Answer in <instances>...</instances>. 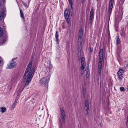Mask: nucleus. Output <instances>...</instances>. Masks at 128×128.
<instances>
[{"label": "nucleus", "mask_w": 128, "mask_h": 128, "mask_svg": "<svg viewBox=\"0 0 128 128\" xmlns=\"http://www.w3.org/2000/svg\"><path fill=\"white\" fill-rule=\"evenodd\" d=\"M103 55V49L100 50L99 52V62H102Z\"/></svg>", "instance_id": "1a4fd4ad"}, {"label": "nucleus", "mask_w": 128, "mask_h": 128, "mask_svg": "<svg viewBox=\"0 0 128 128\" xmlns=\"http://www.w3.org/2000/svg\"><path fill=\"white\" fill-rule=\"evenodd\" d=\"M3 34V31L2 28L0 27V36H2Z\"/></svg>", "instance_id": "412c9836"}, {"label": "nucleus", "mask_w": 128, "mask_h": 128, "mask_svg": "<svg viewBox=\"0 0 128 128\" xmlns=\"http://www.w3.org/2000/svg\"><path fill=\"white\" fill-rule=\"evenodd\" d=\"M126 125L128 128V122H126Z\"/></svg>", "instance_id": "c9c22d12"}, {"label": "nucleus", "mask_w": 128, "mask_h": 128, "mask_svg": "<svg viewBox=\"0 0 128 128\" xmlns=\"http://www.w3.org/2000/svg\"><path fill=\"white\" fill-rule=\"evenodd\" d=\"M22 3L23 4H24V5L26 7L27 6V4H26L24 2H22Z\"/></svg>", "instance_id": "72a5a7b5"}, {"label": "nucleus", "mask_w": 128, "mask_h": 128, "mask_svg": "<svg viewBox=\"0 0 128 128\" xmlns=\"http://www.w3.org/2000/svg\"><path fill=\"white\" fill-rule=\"evenodd\" d=\"M13 59L10 64L8 65L7 68L9 69L13 68L16 66V63L13 60Z\"/></svg>", "instance_id": "6e6552de"}, {"label": "nucleus", "mask_w": 128, "mask_h": 128, "mask_svg": "<svg viewBox=\"0 0 128 128\" xmlns=\"http://www.w3.org/2000/svg\"><path fill=\"white\" fill-rule=\"evenodd\" d=\"M24 87H24V85H22L20 86L18 92V94L20 93L22 91Z\"/></svg>", "instance_id": "dca6fc26"}, {"label": "nucleus", "mask_w": 128, "mask_h": 128, "mask_svg": "<svg viewBox=\"0 0 128 128\" xmlns=\"http://www.w3.org/2000/svg\"><path fill=\"white\" fill-rule=\"evenodd\" d=\"M102 67V62H99L98 72L99 76L100 75L101 76Z\"/></svg>", "instance_id": "9d476101"}, {"label": "nucleus", "mask_w": 128, "mask_h": 128, "mask_svg": "<svg viewBox=\"0 0 128 128\" xmlns=\"http://www.w3.org/2000/svg\"><path fill=\"white\" fill-rule=\"evenodd\" d=\"M94 18V10L92 8L91 10L90 13V16L89 18V21L88 23L90 24H91L93 22Z\"/></svg>", "instance_id": "39448f33"}, {"label": "nucleus", "mask_w": 128, "mask_h": 128, "mask_svg": "<svg viewBox=\"0 0 128 128\" xmlns=\"http://www.w3.org/2000/svg\"><path fill=\"white\" fill-rule=\"evenodd\" d=\"M83 94L84 95H85V94L86 92V89L85 88H83V90L82 91Z\"/></svg>", "instance_id": "bb28decb"}, {"label": "nucleus", "mask_w": 128, "mask_h": 128, "mask_svg": "<svg viewBox=\"0 0 128 128\" xmlns=\"http://www.w3.org/2000/svg\"><path fill=\"white\" fill-rule=\"evenodd\" d=\"M4 0H2V2H1L0 3V6L1 8H2L3 6H4Z\"/></svg>", "instance_id": "4be33fe9"}, {"label": "nucleus", "mask_w": 128, "mask_h": 128, "mask_svg": "<svg viewBox=\"0 0 128 128\" xmlns=\"http://www.w3.org/2000/svg\"><path fill=\"white\" fill-rule=\"evenodd\" d=\"M119 80H121L122 78H123V76H122L123 75H118Z\"/></svg>", "instance_id": "5701e85b"}, {"label": "nucleus", "mask_w": 128, "mask_h": 128, "mask_svg": "<svg viewBox=\"0 0 128 128\" xmlns=\"http://www.w3.org/2000/svg\"><path fill=\"white\" fill-rule=\"evenodd\" d=\"M61 114H65V112L64 110L62 108L61 109Z\"/></svg>", "instance_id": "cd10ccee"}, {"label": "nucleus", "mask_w": 128, "mask_h": 128, "mask_svg": "<svg viewBox=\"0 0 128 128\" xmlns=\"http://www.w3.org/2000/svg\"><path fill=\"white\" fill-rule=\"evenodd\" d=\"M70 14L69 9L67 8L64 11V16L66 20L68 23H69L70 21Z\"/></svg>", "instance_id": "20e7f679"}, {"label": "nucleus", "mask_w": 128, "mask_h": 128, "mask_svg": "<svg viewBox=\"0 0 128 128\" xmlns=\"http://www.w3.org/2000/svg\"><path fill=\"white\" fill-rule=\"evenodd\" d=\"M114 0H110L108 10V12L110 15L113 6Z\"/></svg>", "instance_id": "0eeeda50"}, {"label": "nucleus", "mask_w": 128, "mask_h": 128, "mask_svg": "<svg viewBox=\"0 0 128 128\" xmlns=\"http://www.w3.org/2000/svg\"><path fill=\"white\" fill-rule=\"evenodd\" d=\"M2 8V11L0 12V21L5 15V12L6 10L5 7L4 6H3Z\"/></svg>", "instance_id": "423d86ee"}, {"label": "nucleus", "mask_w": 128, "mask_h": 128, "mask_svg": "<svg viewBox=\"0 0 128 128\" xmlns=\"http://www.w3.org/2000/svg\"><path fill=\"white\" fill-rule=\"evenodd\" d=\"M69 3L70 4H72V2L71 0H68Z\"/></svg>", "instance_id": "2f4dec72"}, {"label": "nucleus", "mask_w": 128, "mask_h": 128, "mask_svg": "<svg viewBox=\"0 0 128 128\" xmlns=\"http://www.w3.org/2000/svg\"><path fill=\"white\" fill-rule=\"evenodd\" d=\"M85 0H84L82 1L83 2H84Z\"/></svg>", "instance_id": "4c0bfd02"}, {"label": "nucleus", "mask_w": 128, "mask_h": 128, "mask_svg": "<svg viewBox=\"0 0 128 128\" xmlns=\"http://www.w3.org/2000/svg\"><path fill=\"white\" fill-rule=\"evenodd\" d=\"M82 37L78 36V42L77 43V46L78 48V54H80V51L82 49Z\"/></svg>", "instance_id": "7ed1b4c3"}, {"label": "nucleus", "mask_w": 128, "mask_h": 128, "mask_svg": "<svg viewBox=\"0 0 128 128\" xmlns=\"http://www.w3.org/2000/svg\"><path fill=\"white\" fill-rule=\"evenodd\" d=\"M120 90L121 92H124L125 90L124 88L123 87H121L120 88Z\"/></svg>", "instance_id": "a878e982"}, {"label": "nucleus", "mask_w": 128, "mask_h": 128, "mask_svg": "<svg viewBox=\"0 0 128 128\" xmlns=\"http://www.w3.org/2000/svg\"><path fill=\"white\" fill-rule=\"evenodd\" d=\"M88 111H84V114L86 116H87L89 113Z\"/></svg>", "instance_id": "c85d7f7f"}, {"label": "nucleus", "mask_w": 128, "mask_h": 128, "mask_svg": "<svg viewBox=\"0 0 128 128\" xmlns=\"http://www.w3.org/2000/svg\"><path fill=\"white\" fill-rule=\"evenodd\" d=\"M120 39L119 38H118L116 40V45H118L120 43Z\"/></svg>", "instance_id": "aec40b11"}, {"label": "nucleus", "mask_w": 128, "mask_h": 128, "mask_svg": "<svg viewBox=\"0 0 128 128\" xmlns=\"http://www.w3.org/2000/svg\"><path fill=\"white\" fill-rule=\"evenodd\" d=\"M3 42H4L5 40H3Z\"/></svg>", "instance_id": "58836bf2"}, {"label": "nucleus", "mask_w": 128, "mask_h": 128, "mask_svg": "<svg viewBox=\"0 0 128 128\" xmlns=\"http://www.w3.org/2000/svg\"><path fill=\"white\" fill-rule=\"evenodd\" d=\"M84 108V111H89L88 102V100H86Z\"/></svg>", "instance_id": "9b49d317"}, {"label": "nucleus", "mask_w": 128, "mask_h": 128, "mask_svg": "<svg viewBox=\"0 0 128 128\" xmlns=\"http://www.w3.org/2000/svg\"><path fill=\"white\" fill-rule=\"evenodd\" d=\"M16 104L14 103L12 106V108H14L16 105Z\"/></svg>", "instance_id": "c756f323"}, {"label": "nucleus", "mask_w": 128, "mask_h": 128, "mask_svg": "<svg viewBox=\"0 0 128 128\" xmlns=\"http://www.w3.org/2000/svg\"><path fill=\"white\" fill-rule=\"evenodd\" d=\"M124 70L122 69H120L118 72V75H123V73L124 72Z\"/></svg>", "instance_id": "4468645a"}, {"label": "nucleus", "mask_w": 128, "mask_h": 128, "mask_svg": "<svg viewBox=\"0 0 128 128\" xmlns=\"http://www.w3.org/2000/svg\"><path fill=\"white\" fill-rule=\"evenodd\" d=\"M55 38L56 40V42H57L58 44L59 43V42L58 38V31H56V33L55 34Z\"/></svg>", "instance_id": "ddd939ff"}, {"label": "nucleus", "mask_w": 128, "mask_h": 128, "mask_svg": "<svg viewBox=\"0 0 128 128\" xmlns=\"http://www.w3.org/2000/svg\"><path fill=\"white\" fill-rule=\"evenodd\" d=\"M81 67L85 68L86 66V62L84 58H82L81 59Z\"/></svg>", "instance_id": "f8f14e48"}, {"label": "nucleus", "mask_w": 128, "mask_h": 128, "mask_svg": "<svg viewBox=\"0 0 128 128\" xmlns=\"http://www.w3.org/2000/svg\"><path fill=\"white\" fill-rule=\"evenodd\" d=\"M0 110L2 113L6 111V108L5 107H1L0 108Z\"/></svg>", "instance_id": "6ab92c4d"}, {"label": "nucleus", "mask_w": 128, "mask_h": 128, "mask_svg": "<svg viewBox=\"0 0 128 128\" xmlns=\"http://www.w3.org/2000/svg\"><path fill=\"white\" fill-rule=\"evenodd\" d=\"M50 78V77L48 76L41 78L40 80V83L42 86H48Z\"/></svg>", "instance_id": "f03ea898"}, {"label": "nucleus", "mask_w": 128, "mask_h": 128, "mask_svg": "<svg viewBox=\"0 0 128 128\" xmlns=\"http://www.w3.org/2000/svg\"><path fill=\"white\" fill-rule=\"evenodd\" d=\"M90 72L89 68H87V70L86 71V75L87 77L88 78L89 76Z\"/></svg>", "instance_id": "a211bd4d"}, {"label": "nucleus", "mask_w": 128, "mask_h": 128, "mask_svg": "<svg viewBox=\"0 0 128 128\" xmlns=\"http://www.w3.org/2000/svg\"><path fill=\"white\" fill-rule=\"evenodd\" d=\"M127 121L126 122H128V116H127Z\"/></svg>", "instance_id": "e433bc0d"}, {"label": "nucleus", "mask_w": 128, "mask_h": 128, "mask_svg": "<svg viewBox=\"0 0 128 128\" xmlns=\"http://www.w3.org/2000/svg\"><path fill=\"white\" fill-rule=\"evenodd\" d=\"M82 28H80L78 36L80 37H82L83 35Z\"/></svg>", "instance_id": "2eb2a0df"}, {"label": "nucleus", "mask_w": 128, "mask_h": 128, "mask_svg": "<svg viewBox=\"0 0 128 128\" xmlns=\"http://www.w3.org/2000/svg\"><path fill=\"white\" fill-rule=\"evenodd\" d=\"M61 116L62 118V122L64 123L65 122V118L66 117L65 114H61Z\"/></svg>", "instance_id": "f3484780"}, {"label": "nucleus", "mask_w": 128, "mask_h": 128, "mask_svg": "<svg viewBox=\"0 0 128 128\" xmlns=\"http://www.w3.org/2000/svg\"><path fill=\"white\" fill-rule=\"evenodd\" d=\"M90 52H92L93 51L92 48L91 47L90 48Z\"/></svg>", "instance_id": "473e14b6"}, {"label": "nucleus", "mask_w": 128, "mask_h": 128, "mask_svg": "<svg viewBox=\"0 0 128 128\" xmlns=\"http://www.w3.org/2000/svg\"><path fill=\"white\" fill-rule=\"evenodd\" d=\"M84 68L81 67V69H80V70L81 71V74L82 75H83L84 74Z\"/></svg>", "instance_id": "b1692460"}, {"label": "nucleus", "mask_w": 128, "mask_h": 128, "mask_svg": "<svg viewBox=\"0 0 128 128\" xmlns=\"http://www.w3.org/2000/svg\"><path fill=\"white\" fill-rule=\"evenodd\" d=\"M0 62H1V60H0Z\"/></svg>", "instance_id": "ea45409f"}, {"label": "nucleus", "mask_w": 128, "mask_h": 128, "mask_svg": "<svg viewBox=\"0 0 128 128\" xmlns=\"http://www.w3.org/2000/svg\"><path fill=\"white\" fill-rule=\"evenodd\" d=\"M70 6H71V9L72 10L73 9V8H72V4H70Z\"/></svg>", "instance_id": "f704fd0d"}, {"label": "nucleus", "mask_w": 128, "mask_h": 128, "mask_svg": "<svg viewBox=\"0 0 128 128\" xmlns=\"http://www.w3.org/2000/svg\"><path fill=\"white\" fill-rule=\"evenodd\" d=\"M32 63L31 60L29 62L24 76L23 81L24 82H26L24 84L25 87H26L29 84L34 72V68L31 70Z\"/></svg>", "instance_id": "f257e3e1"}, {"label": "nucleus", "mask_w": 128, "mask_h": 128, "mask_svg": "<svg viewBox=\"0 0 128 128\" xmlns=\"http://www.w3.org/2000/svg\"><path fill=\"white\" fill-rule=\"evenodd\" d=\"M18 100V98H16L14 102V103L16 104Z\"/></svg>", "instance_id": "7c9ffc66"}, {"label": "nucleus", "mask_w": 128, "mask_h": 128, "mask_svg": "<svg viewBox=\"0 0 128 128\" xmlns=\"http://www.w3.org/2000/svg\"><path fill=\"white\" fill-rule=\"evenodd\" d=\"M20 10V16L22 18H23V19H24V15L23 13L21 12L22 10Z\"/></svg>", "instance_id": "393cba45"}]
</instances>
